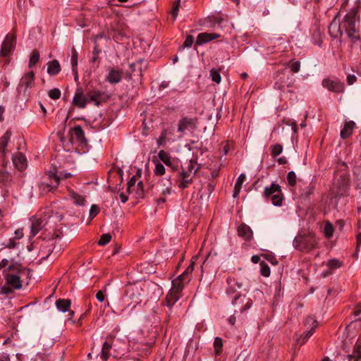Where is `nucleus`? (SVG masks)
I'll return each instance as SVG.
<instances>
[{
	"label": "nucleus",
	"instance_id": "obj_1",
	"mask_svg": "<svg viewBox=\"0 0 361 361\" xmlns=\"http://www.w3.org/2000/svg\"><path fill=\"white\" fill-rule=\"evenodd\" d=\"M358 8L354 7L344 16L341 23L337 19L338 15L331 23L329 32L331 36L336 38L343 35L344 30L351 43L355 44L360 40V18L357 16Z\"/></svg>",
	"mask_w": 361,
	"mask_h": 361
},
{
	"label": "nucleus",
	"instance_id": "obj_2",
	"mask_svg": "<svg viewBox=\"0 0 361 361\" xmlns=\"http://www.w3.org/2000/svg\"><path fill=\"white\" fill-rule=\"evenodd\" d=\"M27 273H30V269L24 268L22 264L17 262L11 260L10 265L3 270V275L5 278L6 284L14 289H20L22 288L21 276Z\"/></svg>",
	"mask_w": 361,
	"mask_h": 361
},
{
	"label": "nucleus",
	"instance_id": "obj_3",
	"mask_svg": "<svg viewBox=\"0 0 361 361\" xmlns=\"http://www.w3.org/2000/svg\"><path fill=\"white\" fill-rule=\"evenodd\" d=\"M317 240L314 234L309 232L307 234L298 235L293 240V245L295 249L300 251L309 252L316 248Z\"/></svg>",
	"mask_w": 361,
	"mask_h": 361
},
{
	"label": "nucleus",
	"instance_id": "obj_4",
	"mask_svg": "<svg viewBox=\"0 0 361 361\" xmlns=\"http://www.w3.org/2000/svg\"><path fill=\"white\" fill-rule=\"evenodd\" d=\"M47 176L49 179L48 182H41L39 184V188L42 194L47 193L54 188H56L59 184L60 177L56 173V169L54 168L47 173Z\"/></svg>",
	"mask_w": 361,
	"mask_h": 361
},
{
	"label": "nucleus",
	"instance_id": "obj_5",
	"mask_svg": "<svg viewBox=\"0 0 361 361\" xmlns=\"http://www.w3.org/2000/svg\"><path fill=\"white\" fill-rule=\"evenodd\" d=\"M349 186V179L345 174L341 175L339 178L334 183L332 188V194L337 196L344 195Z\"/></svg>",
	"mask_w": 361,
	"mask_h": 361
},
{
	"label": "nucleus",
	"instance_id": "obj_6",
	"mask_svg": "<svg viewBox=\"0 0 361 361\" xmlns=\"http://www.w3.org/2000/svg\"><path fill=\"white\" fill-rule=\"evenodd\" d=\"M30 233L31 236H35L42 229H43L48 223L47 219L45 216H35L30 219Z\"/></svg>",
	"mask_w": 361,
	"mask_h": 361
},
{
	"label": "nucleus",
	"instance_id": "obj_7",
	"mask_svg": "<svg viewBox=\"0 0 361 361\" xmlns=\"http://www.w3.org/2000/svg\"><path fill=\"white\" fill-rule=\"evenodd\" d=\"M182 291L181 287L178 285L173 286L168 293L166 297L165 305L171 308L173 305L178 300L180 297V293Z\"/></svg>",
	"mask_w": 361,
	"mask_h": 361
},
{
	"label": "nucleus",
	"instance_id": "obj_8",
	"mask_svg": "<svg viewBox=\"0 0 361 361\" xmlns=\"http://www.w3.org/2000/svg\"><path fill=\"white\" fill-rule=\"evenodd\" d=\"M16 42V37L13 35H7L2 44L0 50L1 56H8L13 51Z\"/></svg>",
	"mask_w": 361,
	"mask_h": 361
},
{
	"label": "nucleus",
	"instance_id": "obj_9",
	"mask_svg": "<svg viewBox=\"0 0 361 361\" xmlns=\"http://www.w3.org/2000/svg\"><path fill=\"white\" fill-rule=\"evenodd\" d=\"M172 182L170 177L163 178L154 188L157 193L166 195L171 193Z\"/></svg>",
	"mask_w": 361,
	"mask_h": 361
},
{
	"label": "nucleus",
	"instance_id": "obj_10",
	"mask_svg": "<svg viewBox=\"0 0 361 361\" xmlns=\"http://www.w3.org/2000/svg\"><path fill=\"white\" fill-rule=\"evenodd\" d=\"M56 248V243L53 240L44 241L39 249V255L42 259H46Z\"/></svg>",
	"mask_w": 361,
	"mask_h": 361
},
{
	"label": "nucleus",
	"instance_id": "obj_11",
	"mask_svg": "<svg viewBox=\"0 0 361 361\" xmlns=\"http://www.w3.org/2000/svg\"><path fill=\"white\" fill-rule=\"evenodd\" d=\"M192 272V264H190L185 271L172 281V285H178L183 290L185 283L190 281V274Z\"/></svg>",
	"mask_w": 361,
	"mask_h": 361
},
{
	"label": "nucleus",
	"instance_id": "obj_12",
	"mask_svg": "<svg viewBox=\"0 0 361 361\" xmlns=\"http://www.w3.org/2000/svg\"><path fill=\"white\" fill-rule=\"evenodd\" d=\"M196 118L184 117L179 121L178 131L184 133L187 130H191L196 127Z\"/></svg>",
	"mask_w": 361,
	"mask_h": 361
},
{
	"label": "nucleus",
	"instance_id": "obj_13",
	"mask_svg": "<svg viewBox=\"0 0 361 361\" xmlns=\"http://www.w3.org/2000/svg\"><path fill=\"white\" fill-rule=\"evenodd\" d=\"M322 85L329 90L336 93L343 92L344 90L343 83L338 80H332L326 78L323 80Z\"/></svg>",
	"mask_w": 361,
	"mask_h": 361
},
{
	"label": "nucleus",
	"instance_id": "obj_14",
	"mask_svg": "<svg viewBox=\"0 0 361 361\" xmlns=\"http://www.w3.org/2000/svg\"><path fill=\"white\" fill-rule=\"evenodd\" d=\"M199 168L196 169L193 173H188V171H185L183 170L179 176V183L178 187L181 189L186 188L190 185L192 182V178L197 173Z\"/></svg>",
	"mask_w": 361,
	"mask_h": 361
},
{
	"label": "nucleus",
	"instance_id": "obj_15",
	"mask_svg": "<svg viewBox=\"0 0 361 361\" xmlns=\"http://www.w3.org/2000/svg\"><path fill=\"white\" fill-rule=\"evenodd\" d=\"M88 100L90 102H93L95 105L99 106L102 102H106L108 99L107 95L102 92L99 90H92L87 94Z\"/></svg>",
	"mask_w": 361,
	"mask_h": 361
},
{
	"label": "nucleus",
	"instance_id": "obj_16",
	"mask_svg": "<svg viewBox=\"0 0 361 361\" xmlns=\"http://www.w3.org/2000/svg\"><path fill=\"white\" fill-rule=\"evenodd\" d=\"M89 102L88 97L85 96L82 88H78L73 99V104L83 109Z\"/></svg>",
	"mask_w": 361,
	"mask_h": 361
},
{
	"label": "nucleus",
	"instance_id": "obj_17",
	"mask_svg": "<svg viewBox=\"0 0 361 361\" xmlns=\"http://www.w3.org/2000/svg\"><path fill=\"white\" fill-rule=\"evenodd\" d=\"M126 293L131 299L135 300V302L139 303L141 301L142 288L140 286L130 285L127 288Z\"/></svg>",
	"mask_w": 361,
	"mask_h": 361
},
{
	"label": "nucleus",
	"instance_id": "obj_18",
	"mask_svg": "<svg viewBox=\"0 0 361 361\" xmlns=\"http://www.w3.org/2000/svg\"><path fill=\"white\" fill-rule=\"evenodd\" d=\"M232 303L234 305H239L240 311L243 312L250 307L252 301L245 295H238L235 296Z\"/></svg>",
	"mask_w": 361,
	"mask_h": 361
},
{
	"label": "nucleus",
	"instance_id": "obj_19",
	"mask_svg": "<svg viewBox=\"0 0 361 361\" xmlns=\"http://www.w3.org/2000/svg\"><path fill=\"white\" fill-rule=\"evenodd\" d=\"M71 132L72 140L75 139L80 143H85L86 142L84 130L80 126H75L71 130Z\"/></svg>",
	"mask_w": 361,
	"mask_h": 361
},
{
	"label": "nucleus",
	"instance_id": "obj_20",
	"mask_svg": "<svg viewBox=\"0 0 361 361\" xmlns=\"http://www.w3.org/2000/svg\"><path fill=\"white\" fill-rule=\"evenodd\" d=\"M238 235L245 240H250L252 237V231L245 224H240L237 229Z\"/></svg>",
	"mask_w": 361,
	"mask_h": 361
},
{
	"label": "nucleus",
	"instance_id": "obj_21",
	"mask_svg": "<svg viewBox=\"0 0 361 361\" xmlns=\"http://www.w3.org/2000/svg\"><path fill=\"white\" fill-rule=\"evenodd\" d=\"M219 35L216 33H200L197 37L196 44L202 45V44L210 42L212 39L219 37Z\"/></svg>",
	"mask_w": 361,
	"mask_h": 361
},
{
	"label": "nucleus",
	"instance_id": "obj_22",
	"mask_svg": "<svg viewBox=\"0 0 361 361\" xmlns=\"http://www.w3.org/2000/svg\"><path fill=\"white\" fill-rule=\"evenodd\" d=\"M13 162L16 167L20 171L25 169L27 166V159L21 153H16L13 157Z\"/></svg>",
	"mask_w": 361,
	"mask_h": 361
},
{
	"label": "nucleus",
	"instance_id": "obj_23",
	"mask_svg": "<svg viewBox=\"0 0 361 361\" xmlns=\"http://www.w3.org/2000/svg\"><path fill=\"white\" fill-rule=\"evenodd\" d=\"M35 74L32 71L26 73L23 77H22L20 83L19 88H22L25 87V91L30 87L31 84L34 81Z\"/></svg>",
	"mask_w": 361,
	"mask_h": 361
},
{
	"label": "nucleus",
	"instance_id": "obj_24",
	"mask_svg": "<svg viewBox=\"0 0 361 361\" xmlns=\"http://www.w3.org/2000/svg\"><path fill=\"white\" fill-rule=\"evenodd\" d=\"M122 78V71L119 70L112 69L109 71L106 76V80L111 84L118 83Z\"/></svg>",
	"mask_w": 361,
	"mask_h": 361
},
{
	"label": "nucleus",
	"instance_id": "obj_25",
	"mask_svg": "<svg viewBox=\"0 0 361 361\" xmlns=\"http://www.w3.org/2000/svg\"><path fill=\"white\" fill-rule=\"evenodd\" d=\"M355 123L353 121H347L345 123L343 129L341 131V137L342 139H346L349 137L353 131Z\"/></svg>",
	"mask_w": 361,
	"mask_h": 361
},
{
	"label": "nucleus",
	"instance_id": "obj_26",
	"mask_svg": "<svg viewBox=\"0 0 361 361\" xmlns=\"http://www.w3.org/2000/svg\"><path fill=\"white\" fill-rule=\"evenodd\" d=\"M61 71L59 62L54 59L47 63V73L50 75H56Z\"/></svg>",
	"mask_w": 361,
	"mask_h": 361
},
{
	"label": "nucleus",
	"instance_id": "obj_27",
	"mask_svg": "<svg viewBox=\"0 0 361 361\" xmlns=\"http://www.w3.org/2000/svg\"><path fill=\"white\" fill-rule=\"evenodd\" d=\"M159 158L168 166H171L173 171L177 169V166L173 165L171 161V157L164 150H161L159 152Z\"/></svg>",
	"mask_w": 361,
	"mask_h": 361
},
{
	"label": "nucleus",
	"instance_id": "obj_28",
	"mask_svg": "<svg viewBox=\"0 0 361 361\" xmlns=\"http://www.w3.org/2000/svg\"><path fill=\"white\" fill-rule=\"evenodd\" d=\"M276 192H281V186L276 183H271L269 187H266L263 195L264 197L268 198L275 195Z\"/></svg>",
	"mask_w": 361,
	"mask_h": 361
},
{
	"label": "nucleus",
	"instance_id": "obj_29",
	"mask_svg": "<svg viewBox=\"0 0 361 361\" xmlns=\"http://www.w3.org/2000/svg\"><path fill=\"white\" fill-rule=\"evenodd\" d=\"M11 137V131L7 130L0 139V150L4 155L6 153V147Z\"/></svg>",
	"mask_w": 361,
	"mask_h": 361
},
{
	"label": "nucleus",
	"instance_id": "obj_30",
	"mask_svg": "<svg viewBox=\"0 0 361 361\" xmlns=\"http://www.w3.org/2000/svg\"><path fill=\"white\" fill-rule=\"evenodd\" d=\"M57 309L63 312H67L71 306V300L68 299H59L56 301Z\"/></svg>",
	"mask_w": 361,
	"mask_h": 361
},
{
	"label": "nucleus",
	"instance_id": "obj_31",
	"mask_svg": "<svg viewBox=\"0 0 361 361\" xmlns=\"http://www.w3.org/2000/svg\"><path fill=\"white\" fill-rule=\"evenodd\" d=\"M111 343L109 341L104 343L101 353V357L103 360L106 361L109 357V350L111 349Z\"/></svg>",
	"mask_w": 361,
	"mask_h": 361
},
{
	"label": "nucleus",
	"instance_id": "obj_32",
	"mask_svg": "<svg viewBox=\"0 0 361 361\" xmlns=\"http://www.w3.org/2000/svg\"><path fill=\"white\" fill-rule=\"evenodd\" d=\"M71 65L73 72L75 74V80L78 79L77 66H78V54L75 49H73L71 56Z\"/></svg>",
	"mask_w": 361,
	"mask_h": 361
},
{
	"label": "nucleus",
	"instance_id": "obj_33",
	"mask_svg": "<svg viewBox=\"0 0 361 361\" xmlns=\"http://www.w3.org/2000/svg\"><path fill=\"white\" fill-rule=\"evenodd\" d=\"M228 284L229 285V287L227 288L226 292L227 293H233L235 290L234 288V286H237L238 288H240L242 287V283H238L235 281V279L232 278H228L227 279Z\"/></svg>",
	"mask_w": 361,
	"mask_h": 361
},
{
	"label": "nucleus",
	"instance_id": "obj_34",
	"mask_svg": "<svg viewBox=\"0 0 361 361\" xmlns=\"http://www.w3.org/2000/svg\"><path fill=\"white\" fill-rule=\"evenodd\" d=\"M271 202L274 206H281L283 200V195L282 191L276 192V193L271 196Z\"/></svg>",
	"mask_w": 361,
	"mask_h": 361
},
{
	"label": "nucleus",
	"instance_id": "obj_35",
	"mask_svg": "<svg viewBox=\"0 0 361 361\" xmlns=\"http://www.w3.org/2000/svg\"><path fill=\"white\" fill-rule=\"evenodd\" d=\"M70 196L74 200V203L76 205L82 206V205L85 204V200L82 196L77 194L76 192H75L73 191H71L70 192Z\"/></svg>",
	"mask_w": 361,
	"mask_h": 361
},
{
	"label": "nucleus",
	"instance_id": "obj_36",
	"mask_svg": "<svg viewBox=\"0 0 361 361\" xmlns=\"http://www.w3.org/2000/svg\"><path fill=\"white\" fill-rule=\"evenodd\" d=\"M314 330H315V329H314V327H311L310 329H307V332L305 334V336L304 337L300 336V338H296V341H295L296 344H298L301 339H302V342L300 343V346H301L302 344H304L307 341V340L313 334Z\"/></svg>",
	"mask_w": 361,
	"mask_h": 361
},
{
	"label": "nucleus",
	"instance_id": "obj_37",
	"mask_svg": "<svg viewBox=\"0 0 361 361\" xmlns=\"http://www.w3.org/2000/svg\"><path fill=\"white\" fill-rule=\"evenodd\" d=\"M304 324L307 329H310L311 327H314V329H316L317 327V321L313 317L308 316L307 317H306L304 322Z\"/></svg>",
	"mask_w": 361,
	"mask_h": 361
},
{
	"label": "nucleus",
	"instance_id": "obj_38",
	"mask_svg": "<svg viewBox=\"0 0 361 361\" xmlns=\"http://www.w3.org/2000/svg\"><path fill=\"white\" fill-rule=\"evenodd\" d=\"M315 189V185L313 183H310L308 186L305 187L301 193V195L305 198H307L310 195L313 194Z\"/></svg>",
	"mask_w": 361,
	"mask_h": 361
},
{
	"label": "nucleus",
	"instance_id": "obj_39",
	"mask_svg": "<svg viewBox=\"0 0 361 361\" xmlns=\"http://www.w3.org/2000/svg\"><path fill=\"white\" fill-rule=\"evenodd\" d=\"M39 59V52L37 50H34L30 57L29 67L35 66Z\"/></svg>",
	"mask_w": 361,
	"mask_h": 361
},
{
	"label": "nucleus",
	"instance_id": "obj_40",
	"mask_svg": "<svg viewBox=\"0 0 361 361\" xmlns=\"http://www.w3.org/2000/svg\"><path fill=\"white\" fill-rule=\"evenodd\" d=\"M223 347V341L219 337H216L214 342V351L216 355L220 354Z\"/></svg>",
	"mask_w": 361,
	"mask_h": 361
},
{
	"label": "nucleus",
	"instance_id": "obj_41",
	"mask_svg": "<svg viewBox=\"0 0 361 361\" xmlns=\"http://www.w3.org/2000/svg\"><path fill=\"white\" fill-rule=\"evenodd\" d=\"M259 266L261 274L265 277L269 276L271 273L269 267L264 262H261Z\"/></svg>",
	"mask_w": 361,
	"mask_h": 361
},
{
	"label": "nucleus",
	"instance_id": "obj_42",
	"mask_svg": "<svg viewBox=\"0 0 361 361\" xmlns=\"http://www.w3.org/2000/svg\"><path fill=\"white\" fill-rule=\"evenodd\" d=\"M210 75H211L212 80L214 82H215L218 84L221 82V77L219 73V70L212 68L210 71Z\"/></svg>",
	"mask_w": 361,
	"mask_h": 361
},
{
	"label": "nucleus",
	"instance_id": "obj_43",
	"mask_svg": "<svg viewBox=\"0 0 361 361\" xmlns=\"http://www.w3.org/2000/svg\"><path fill=\"white\" fill-rule=\"evenodd\" d=\"M342 265V262H340L338 259H331L328 261L327 266L331 269H338L341 267Z\"/></svg>",
	"mask_w": 361,
	"mask_h": 361
},
{
	"label": "nucleus",
	"instance_id": "obj_44",
	"mask_svg": "<svg viewBox=\"0 0 361 361\" xmlns=\"http://www.w3.org/2000/svg\"><path fill=\"white\" fill-rule=\"evenodd\" d=\"M48 95L51 99L56 100L60 98L61 91L58 88H54L49 91Z\"/></svg>",
	"mask_w": 361,
	"mask_h": 361
},
{
	"label": "nucleus",
	"instance_id": "obj_45",
	"mask_svg": "<svg viewBox=\"0 0 361 361\" xmlns=\"http://www.w3.org/2000/svg\"><path fill=\"white\" fill-rule=\"evenodd\" d=\"M271 155L274 157L279 155L283 150V147L280 144H276L271 147Z\"/></svg>",
	"mask_w": 361,
	"mask_h": 361
},
{
	"label": "nucleus",
	"instance_id": "obj_46",
	"mask_svg": "<svg viewBox=\"0 0 361 361\" xmlns=\"http://www.w3.org/2000/svg\"><path fill=\"white\" fill-rule=\"evenodd\" d=\"M111 235L109 233L102 234L99 240L98 241V244L99 245H105L111 240Z\"/></svg>",
	"mask_w": 361,
	"mask_h": 361
},
{
	"label": "nucleus",
	"instance_id": "obj_47",
	"mask_svg": "<svg viewBox=\"0 0 361 361\" xmlns=\"http://www.w3.org/2000/svg\"><path fill=\"white\" fill-rule=\"evenodd\" d=\"M287 180L288 184L291 186H294L296 184V175L294 171H291L288 172L287 176Z\"/></svg>",
	"mask_w": 361,
	"mask_h": 361
},
{
	"label": "nucleus",
	"instance_id": "obj_48",
	"mask_svg": "<svg viewBox=\"0 0 361 361\" xmlns=\"http://www.w3.org/2000/svg\"><path fill=\"white\" fill-rule=\"evenodd\" d=\"M165 173V167L163 164L157 163L155 166L154 174L157 176L164 175Z\"/></svg>",
	"mask_w": 361,
	"mask_h": 361
},
{
	"label": "nucleus",
	"instance_id": "obj_49",
	"mask_svg": "<svg viewBox=\"0 0 361 361\" xmlns=\"http://www.w3.org/2000/svg\"><path fill=\"white\" fill-rule=\"evenodd\" d=\"M324 233L325 235L328 238H330L333 235V226L329 222L325 224Z\"/></svg>",
	"mask_w": 361,
	"mask_h": 361
},
{
	"label": "nucleus",
	"instance_id": "obj_50",
	"mask_svg": "<svg viewBox=\"0 0 361 361\" xmlns=\"http://www.w3.org/2000/svg\"><path fill=\"white\" fill-rule=\"evenodd\" d=\"M290 68L294 73L299 72L300 68V63L299 61L289 62Z\"/></svg>",
	"mask_w": 361,
	"mask_h": 361
},
{
	"label": "nucleus",
	"instance_id": "obj_51",
	"mask_svg": "<svg viewBox=\"0 0 361 361\" xmlns=\"http://www.w3.org/2000/svg\"><path fill=\"white\" fill-rule=\"evenodd\" d=\"M346 360L347 361H361V356L353 351L352 354L346 356Z\"/></svg>",
	"mask_w": 361,
	"mask_h": 361
},
{
	"label": "nucleus",
	"instance_id": "obj_52",
	"mask_svg": "<svg viewBox=\"0 0 361 361\" xmlns=\"http://www.w3.org/2000/svg\"><path fill=\"white\" fill-rule=\"evenodd\" d=\"M353 351L355 352L356 354L360 355L361 356V337L358 338L356 343L353 347Z\"/></svg>",
	"mask_w": 361,
	"mask_h": 361
},
{
	"label": "nucleus",
	"instance_id": "obj_53",
	"mask_svg": "<svg viewBox=\"0 0 361 361\" xmlns=\"http://www.w3.org/2000/svg\"><path fill=\"white\" fill-rule=\"evenodd\" d=\"M137 68L138 72H141V63L140 62L137 61L136 63H131L130 65V68L131 71V73H134L136 72Z\"/></svg>",
	"mask_w": 361,
	"mask_h": 361
},
{
	"label": "nucleus",
	"instance_id": "obj_54",
	"mask_svg": "<svg viewBox=\"0 0 361 361\" xmlns=\"http://www.w3.org/2000/svg\"><path fill=\"white\" fill-rule=\"evenodd\" d=\"M136 178L135 176H133L130 180L128 182V192L130 193L132 192V189L135 186Z\"/></svg>",
	"mask_w": 361,
	"mask_h": 361
},
{
	"label": "nucleus",
	"instance_id": "obj_55",
	"mask_svg": "<svg viewBox=\"0 0 361 361\" xmlns=\"http://www.w3.org/2000/svg\"><path fill=\"white\" fill-rule=\"evenodd\" d=\"M99 212V208L96 205L93 204L91 206L90 210V216L93 219Z\"/></svg>",
	"mask_w": 361,
	"mask_h": 361
},
{
	"label": "nucleus",
	"instance_id": "obj_56",
	"mask_svg": "<svg viewBox=\"0 0 361 361\" xmlns=\"http://www.w3.org/2000/svg\"><path fill=\"white\" fill-rule=\"evenodd\" d=\"M193 44V37L188 35L183 44V47H190Z\"/></svg>",
	"mask_w": 361,
	"mask_h": 361
},
{
	"label": "nucleus",
	"instance_id": "obj_57",
	"mask_svg": "<svg viewBox=\"0 0 361 361\" xmlns=\"http://www.w3.org/2000/svg\"><path fill=\"white\" fill-rule=\"evenodd\" d=\"M245 176L244 174H243V173H242V174H240V175L238 176V179H237V181H236V183H235V185L236 186H238V187H240V188H242V185H243V182L245 181Z\"/></svg>",
	"mask_w": 361,
	"mask_h": 361
},
{
	"label": "nucleus",
	"instance_id": "obj_58",
	"mask_svg": "<svg viewBox=\"0 0 361 361\" xmlns=\"http://www.w3.org/2000/svg\"><path fill=\"white\" fill-rule=\"evenodd\" d=\"M137 195L139 197H142L144 195V190H143V183L142 181H140L137 185Z\"/></svg>",
	"mask_w": 361,
	"mask_h": 361
},
{
	"label": "nucleus",
	"instance_id": "obj_59",
	"mask_svg": "<svg viewBox=\"0 0 361 361\" xmlns=\"http://www.w3.org/2000/svg\"><path fill=\"white\" fill-rule=\"evenodd\" d=\"M179 3H180V0H178L176 5L173 6V8L171 11V14H172L173 18H176V16H178Z\"/></svg>",
	"mask_w": 361,
	"mask_h": 361
},
{
	"label": "nucleus",
	"instance_id": "obj_60",
	"mask_svg": "<svg viewBox=\"0 0 361 361\" xmlns=\"http://www.w3.org/2000/svg\"><path fill=\"white\" fill-rule=\"evenodd\" d=\"M357 80V78L355 75H348L347 76V82L350 85H353Z\"/></svg>",
	"mask_w": 361,
	"mask_h": 361
},
{
	"label": "nucleus",
	"instance_id": "obj_61",
	"mask_svg": "<svg viewBox=\"0 0 361 361\" xmlns=\"http://www.w3.org/2000/svg\"><path fill=\"white\" fill-rule=\"evenodd\" d=\"M8 260L7 259H3L0 262V270L2 269H6L10 264H8Z\"/></svg>",
	"mask_w": 361,
	"mask_h": 361
},
{
	"label": "nucleus",
	"instance_id": "obj_62",
	"mask_svg": "<svg viewBox=\"0 0 361 361\" xmlns=\"http://www.w3.org/2000/svg\"><path fill=\"white\" fill-rule=\"evenodd\" d=\"M96 298L99 302H103L104 300V294L102 290H99L96 294Z\"/></svg>",
	"mask_w": 361,
	"mask_h": 361
},
{
	"label": "nucleus",
	"instance_id": "obj_63",
	"mask_svg": "<svg viewBox=\"0 0 361 361\" xmlns=\"http://www.w3.org/2000/svg\"><path fill=\"white\" fill-rule=\"evenodd\" d=\"M194 168V161L192 160H190L186 171H188V173H193L194 171L195 170Z\"/></svg>",
	"mask_w": 361,
	"mask_h": 361
},
{
	"label": "nucleus",
	"instance_id": "obj_64",
	"mask_svg": "<svg viewBox=\"0 0 361 361\" xmlns=\"http://www.w3.org/2000/svg\"><path fill=\"white\" fill-rule=\"evenodd\" d=\"M266 259L270 262L272 264H278V261L277 259L273 257V256H266Z\"/></svg>",
	"mask_w": 361,
	"mask_h": 361
}]
</instances>
